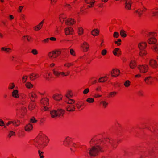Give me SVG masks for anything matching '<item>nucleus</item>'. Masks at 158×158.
<instances>
[{"label": "nucleus", "instance_id": "nucleus-26", "mask_svg": "<svg viewBox=\"0 0 158 158\" xmlns=\"http://www.w3.org/2000/svg\"><path fill=\"white\" fill-rule=\"evenodd\" d=\"M33 129V126L31 123H28L24 127L25 130L27 132H30Z\"/></svg>", "mask_w": 158, "mask_h": 158}, {"label": "nucleus", "instance_id": "nucleus-5", "mask_svg": "<svg viewBox=\"0 0 158 158\" xmlns=\"http://www.w3.org/2000/svg\"><path fill=\"white\" fill-rule=\"evenodd\" d=\"M147 46V44L146 42H142L139 43L138 47L140 50L139 55L141 56H144L147 54L145 49Z\"/></svg>", "mask_w": 158, "mask_h": 158}, {"label": "nucleus", "instance_id": "nucleus-32", "mask_svg": "<svg viewBox=\"0 0 158 158\" xmlns=\"http://www.w3.org/2000/svg\"><path fill=\"white\" fill-rule=\"evenodd\" d=\"M19 91L17 90H14L12 91L11 94L12 96L15 98H18L19 97Z\"/></svg>", "mask_w": 158, "mask_h": 158}, {"label": "nucleus", "instance_id": "nucleus-27", "mask_svg": "<svg viewBox=\"0 0 158 158\" xmlns=\"http://www.w3.org/2000/svg\"><path fill=\"white\" fill-rule=\"evenodd\" d=\"M28 96L31 102H34L35 99L37 98V96L36 94L33 92L29 93Z\"/></svg>", "mask_w": 158, "mask_h": 158}, {"label": "nucleus", "instance_id": "nucleus-42", "mask_svg": "<svg viewBox=\"0 0 158 158\" xmlns=\"http://www.w3.org/2000/svg\"><path fill=\"white\" fill-rule=\"evenodd\" d=\"M68 99V100H67L65 101V102L67 103L68 104H73L75 103V100H74L73 99H69V98Z\"/></svg>", "mask_w": 158, "mask_h": 158}, {"label": "nucleus", "instance_id": "nucleus-8", "mask_svg": "<svg viewBox=\"0 0 158 158\" xmlns=\"http://www.w3.org/2000/svg\"><path fill=\"white\" fill-rule=\"evenodd\" d=\"M138 69L140 72L145 73L148 71V67L147 65H139L138 67Z\"/></svg>", "mask_w": 158, "mask_h": 158}, {"label": "nucleus", "instance_id": "nucleus-28", "mask_svg": "<svg viewBox=\"0 0 158 158\" xmlns=\"http://www.w3.org/2000/svg\"><path fill=\"white\" fill-rule=\"evenodd\" d=\"M73 95V93L72 90H68L66 91L65 96L67 98H71Z\"/></svg>", "mask_w": 158, "mask_h": 158}, {"label": "nucleus", "instance_id": "nucleus-61", "mask_svg": "<svg viewBox=\"0 0 158 158\" xmlns=\"http://www.w3.org/2000/svg\"><path fill=\"white\" fill-rule=\"evenodd\" d=\"M89 91V89L88 88L85 89L83 91V94H88Z\"/></svg>", "mask_w": 158, "mask_h": 158}, {"label": "nucleus", "instance_id": "nucleus-19", "mask_svg": "<svg viewBox=\"0 0 158 158\" xmlns=\"http://www.w3.org/2000/svg\"><path fill=\"white\" fill-rule=\"evenodd\" d=\"M29 77L31 80H34L39 78L40 75L37 73H32L29 75Z\"/></svg>", "mask_w": 158, "mask_h": 158}, {"label": "nucleus", "instance_id": "nucleus-10", "mask_svg": "<svg viewBox=\"0 0 158 158\" xmlns=\"http://www.w3.org/2000/svg\"><path fill=\"white\" fill-rule=\"evenodd\" d=\"M72 142V139L69 137H67L63 141V144L65 146H69Z\"/></svg>", "mask_w": 158, "mask_h": 158}, {"label": "nucleus", "instance_id": "nucleus-13", "mask_svg": "<svg viewBox=\"0 0 158 158\" xmlns=\"http://www.w3.org/2000/svg\"><path fill=\"white\" fill-rule=\"evenodd\" d=\"M150 12L152 17H158V7H155L151 9Z\"/></svg>", "mask_w": 158, "mask_h": 158}, {"label": "nucleus", "instance_id": "nucleus-24", "mask_svg": "<svg viewBox=\"0 0 158 158\" xmlns=\"http://www.w3.org/2000/svg\"><path fill=\"white\" fill-rule=\"evenodd\" d=\"M65 33L66 35H71L73 32V30L71 27H68L65 28L64 29Z\"/></svg>", "mask_w": 158, "mask_h": 158}, {"label": "nucleus", "instance_id": "nucleus-56", "mask_svg": "<svg viewBox=\"0 0 158 158\" xmlns=\"http://www.w3.org/2000/svg\"><path fill=\"white\" fill-rule=\"evenodd\" d=\"M27 75L24 76L22 78V82L23 83L26 82L27 79Z\"/></svg>", "mask_w": 158, "mask_h": 158}, {"label": "nucleus", "instance_id": "nucleus-57", "mask_svg": "<svg viewBox=\"0 0 158 158\" xmlns=\"http://www.w3.org/2000/svg\"><path fill=\"white\" fill-rule=\"evenodd\" d=\"M30 122L31 123H36L37 122V120L35 119L34 117H32L30 119Z\"/></svg>", "mask_w": 158, "mask_h": 158}, {"label": "nucleus", "instance_id": "nucleus-20", "mask_svg": "<svg viewBox=\"0 0 158 158\" xmlns=\"http://www.w3.org/2000/svg\"><path fill=\"white\" fill-rule=\"evenodd\" d=\"M85 2L89 4L87 5V7L89 8L93 7L94 5L95 1L94 0H84Z\"/></svg>", "mask_w": 158, "mask_h": 158}, {"label": "nucleus", "instance_id": "nucleus-3", "mask_svg": "<svg viewBox=\"0 0 158 158\" xmlns=\"http://www.w3.org/2000/svg\"><path fill=\"white\" fill-rule=\"evenodd\" d=\"M61 52L62 49H55L48 53V57L51 60L55 59L61 55Z\"/></svg>", "mask_w": 158, "mask_h": 158}, {"label": "nucleus", "instance_id": "nucleus-2", "mask_svg": "<svg viewBox=\"0 0 158 158\" xmlns=\"http://www.w3.org/2000/svg\"><path fill=\"white\" fill-rule=\"evenodd\" d=\"M48 142L46 135L40 132L35 139V145L39 148L43 149L47 145Z\"/></svg>", "mask_w": 158, "mask_h": 158}, {"label": "nucleus", "instance_id": "nucleus-46", "mask_svg": "<svg viewBox=\"0 0 158 158\" xmlns=\"http://www.w3.org/2000/svg\"><path fill=\"white\" fill-rule=\"evenodd\" d=\"M120 35L122 37H125L127 36V35L125 33V31L123 30H122L120 32Z\"/></svg>", "mask_w": 158, "mask_h": 158}, {"label": "nucleus", "instance_id": "nucleus-18", "mask_svg": "<svg viewBox=\"0 0 158 158\" xmlns=\"http://www.w3.org/2000/svg\"><path fill=\"white\" fill-rule=\"evenodd\" d=\"M59 18L61 22L62 23V26H63L65 21L67 19L66 15L64 14H61L59 16Z\"/></svg>", "mask_w": 158, "mask_h": 158}, {"label": "nucleus", "instance_id": "nucleus-6", "mask_svg": "<svg viewBox=\"0 0 158 158\" xmlns=\"http://www.w3.org/2000/svg\"><path fill=\"white\" fill-rule=\"evenodd\" d=\"M65 111L62 109L58 110H54L50 112V114L52 118H55L58 116L62 115L64 114Z\"/></svg>", "mask_w": 158, "mask_h": 158}, {"label": "nucleus", "instance_id": "nucleus-33", "mask_svg": "<svg viewBox=\"0 0 158 158\" xmlns=\"http://www.w3.org/2000/svg\"><path fill=\"white\" fill-rule=\"evenodd\" d=\"M79 147V144L78 143H73L72 144V148H70V149L72 152H74L76 150L75 148H78Z\"/></svg>", "mask_w": 158, "mask_h": 158}, {"label": "nucleus", "instance_id": "nucleus-31", "mask_svg": "<svg viewBox=\"0 0 158 158\" xmlns=\"http://www.w3.org/2000/svg\"><path fill=\"white\" fill-rule=\"evenodd\" d=\"M27 111V110L25 107L24 106L22 107L20 112L21 118L23 117V116L26 114Z\"/></svg>", "mask_w": 158, "mask_h": 158}, {"label": "nucleus", "instance_id": "nucleus-1", "mask_svg": "<svg viewBox=\"0 0 158 158\" xmlns=\"http://www.w3.org/2000/svg\"><path fill=\"white\" fill-rule=\"evenodd\" d=\"M90 144L95 145L88 150V153L90 156H98L100 151H102L103 148L114 149L117 146L116 141L112 138H106L99 139L97 137L93 138L90 142Z\"/></svg>", "mask_w": 158, "mask_h": 158}, {"label": "nucleus", "instance_id": "nucleus-23", "mask_svg": "<svg viewBox=\"0 0 158 158\" xmlns=\"http://www.w3.org/2000/svg\"><path fill=\"white\" fill-rule=\"evenodd\" d=\"M130 68L132 69H135L137 66L136 61L134 60H131L129 64Z\"/></svg>", "mask_w": 158, "mask_h": 158}, {"label": "nucleus", "instance_id": "nucleus-34", "mask_svg": "<svg viewBox=\"0 0 158 158\" xmlns=\"http://www.w3.org/2000/svg\"><path fill=\"white\" fill-rule=\"evenodd\" d=\"M120 49L118 48H116L113 51V54L116 56H119L121 52Z\"/></svg>", "mask_w": 158, "mask_h": 158}, {"label": "nucleus", "instance_id": "nucleus-60", "mask_svg": "<svg viewBox=\"0 0 158 158\" xmlns=\"http://www.w3.org/2000/svg\"><path fill=\"white\" fill-rule=\"evenodd\" d=\"M153 48L155 52L158 53V44L155 45L153 46Z\"/></svg>", "mask_w": 158, "mask_h": 158}, {"label": "nucleus", "instance_id": "nucleus-25", "mask_svg": "<svg viewBox=\"0 0 158 158\" xmlns=\"http://www.w3.org/2000/svg\"><path fill=\"white\" fill-rule=\"evenodd\" d=\"M53 73L54 75L56 77H59L62 76V72L59 71L58 69L54 68L52 69Z\"/></svg>", "mask_w": 158, "mask_h": 158}, {"label": "nucleus", "instance_id": "nucleus-35", "mask_svg": "<svg viewBox=\"0 0 158 158\" xmlns=\"http://www.w3.org/2000/svg\"><path fill=\"white\" fill-rule=\"evenodd\" d=\"M1 51L2 52L5 51L6 53L9 54L11 52L12 50L10 48L3 47L1 48Z\"/></svg>", "mask_w": 158, "mask_h": 158}, {"label": "nucleus", "instance_id": "nucleus-16", "mask_svg": "<svg viewBox=\"0 0 158 158\" xmlns=\"http://www.w3.org/2000/svg\"><path fill=\"white\" fill-rule=\"evenodd\" d=\"M149 64V65L153 68H156L158 66V64L156 60L153 59L150 60Z\"/></svg>", "mask_w": 158, "mask_h": 158}, {"label": "nucleus", "instance_id": "nucleus-38", "mask_svg": "<svg viewBox=\"0 0 158 158\" xmlns=\"http://www.w3.org/2000/svg\"><path fill=\"white\" fill-rule=\"evenodd\" d=\"M135 13H137L138 15V16L139 17H141L143 12L141 9H139L136 10L135 12Z\"/></svg>", "mask_w": 158, "mask_h": 158}, {"label": "nucleus", "instance_id": "nucleus-39", "mask_svg": "<svg viewBox=\"0 0 158 158\" xmlns=\"http://www.w3.org/2000/svg\"><path fill=\"white\" fill-rule=\"evenodd\" d=\"M25 86L28 89H31L34 87V85L29 82H27L26 83Z\"/></svg>", "mask_w": 158, "mask_h": 158}, {"label": "nucleus", "instance_id": "nucleus-40", "mask_svg": "<svg viewBox=\"0 0 158 158\" xmlns=\"http://www.w3.org/2000/svg\"><path fill=\"white\" fill-rule=\"evenodd\" d=\"M108 103L105 101H102L100 102V105L102 106L103 108H106L108 105Z\"/></svg>", "mask_w": 158, "mask_h": 158}, {"label": "nucleus", "instance_id": "nucleus-15", "mask_svg": "<svg viewBox=\"0 0 158 158\" xmlns=\"http://www.w3.org/2000/svg\"><path fill=\"white\" fill-rule=\"evenodd\" d=\"M76 107L75 105L72 104H68L66 106V109L67 111L72 112L75 110Z\"/></svg>", "mask_w": 158, "mask_h": 158}, {"label": "nucleus", "instance_id": "nucleus-36", "mask_svg": "<svg viewBox=\"0 0 158 158\" xmlns=\"http://www.w3.org/2000/svg\"><path fill=\"white\" fill-rule=\"evenodd\" d=\"M35 104L34 102H30L29 106L28 109L30 110H33L35 108Z\"/></svg>", "mask_w": 158, "mask_h": 158}, {"label": "nucleus", "instance_id": "nucleus-58", "mask_svg": "<svg viewBox=\"0 0 158 158\" xmlns=\"http://www.w3.org/2000/svg\"><path fill=\"white\" fill-rule=\"evenodd\" d=\"M121 40L120 39H118L117 41H115L114 43L115 44H117L118 46H119L121 44Z\"/></svg>", "mask_w": 158, "mask_h": 158}, {"label": "nucleus", "instance_id": "nucleus-22", "mask_svg": "<svg viewBox=\"0 0 158 158\" xmlns=\"http://www.w3.org/2000/svg\"><path fill=\"white\" fill-rule=\"evenodd\" d=\"M84 103L83 102H78L76 104L77 109L79 110H82L83 108V107L84 106Z\"/></svg>", "mask_w": 158, "mask_h": 158}, {"label": "nucleus", "instance_id": "nucleus-63", "mask_svg": "<svg viewBox=\"0 0 158 158\" xmlns=\"http://www.w3.org/2000/svg\"><path fill=\"white\" fill-rule=\"evenodd\" d=\"M107 52V51L106 49H103L101 52V54L103 56L105 55Z\"/></svg>", "mask_w": 158, "mask_h": 158}, {"label": "nucleus", "instance_id": "nucleus-11", "mask_svg": "<svg viewBox=\"0 0 158 158\" xmlns=\"http://www.w3.org/2000/svg\"><path fill=\"white\" fill-rule=\"evenodd\" d=\"M76 21L73 19L72 18H68L64 23V24H65L67 26H71L75 24Z\"/></svg>", "mask_w": 158, "mask_h": 158}, {"label": "nucleus", "instance_id": "nucleus-7", "mask_svg": "<svg viewBox=\"0 0 158 158\" xmlns=\"http://www.w3.org/2000/svg\"><path fill=\"white\" fill-rule=\"evenodd\" d=\"M40 103L42 105L44 106V110H47L48 108L47 107L49 104V99L47 98H44L40 101Z\"/></svg>", "mask_w": 158, "mask_h": 158}, {"label": "nucleus", "instance_id": "nucleus-47", "mask_svg": "<svg viewBox=\"0 0 158 158\" xmlns=\"http://www.w3.org/2000/svg\"><path fill=\"white\" fill-rule=\"evenodd\" d=\"M78 33L79 35H81L83 33V29L81 27H79L78 30Z\"/></svg>", "mask_w": 158, "mask_h": 158}, {"label": "nucleus", "instance_id": "nucleus-54", "mask_svg": "<svg viewBox=\"0 0 158 158\" xmlns=\"http://www.w3.org/2000/svg\"><path fill=\"white\" fill-rule=\"evenodd\" d=\"M70 53L71 55L73 56H76V53L74 50L73 49L71 48L70 50Z\"/></svg>", "mask_w": 158, "mask_h": 158}, {"label": "nucleus", "instance_id": "nucleus-49", "mask_svg": "<svg viewBox=\"0 0 158 158\" xmlns=\"http://www.w3.org/2000/svg\"><path fill=\"white\" fill-rule=\"evenodd\" d=\"M12 124L15 126H17L20 124L19 121L18 120L16 121H12Z\"/></svg>", "mask_w": 158, "mask_h": 158}, {"label": "nucleus", "instance_id": "nucleus-52", "mask_svg": "<svg viewBox=\"0 0 158 158\" xmlns=\"http://www.w3.org/2000/svg\"><path fill=\"white\" fill-rule=\"evenodd\" d=\"M38 152L39 154V156L40 158H44V152L41 151L40 150H38Z\"/></svg>", "mask_w": 158, "mask_h": 158}, {"label": "nucleus", "instance_id": "nucleus-62", "mask_svg": "<svg viewBox=\"0 0 158 158\" xmlns=\"http://www.w3.org/2000/svg\"><path fill=\"white\" fill-rule=\"evenodd\" d=\"M31 53L34 55H36L38 54V51L35 49H33L31 51Z\"/></svg>", "mask_w": 158, "mask_h": 158}, {"label": "nucleus", "instance_id": "nucleus-43", "mask_svg": "<svg viewBox=\"0 0 158 158\" xmlns=\"http://www.w3.org/2000/svg\"><path fill=\"white\" fill-rule=\"evenodd\" d=\"M15 87V85L13 83H10L8 86V89L9 90H12Z\"/></svg>", "mask_w": 158, "mask_h": 158}, {"label": "nucleus", "instance_id": "nucleus-41", "mask_svg": "<svg viewBox=\"0 0 158 158\" xmlns=\"http://www.w3.org/2000/svg\"><path fill=\"white\" fill-rule=\"evenodd\" d=\"M99 33V31L98 30H93L91 32V34L94 36H95L97 35Z\"/></svg>", "mask_w": 158, "mask_h": 158}, {"label": "nucleus", "instance_id": "nucleus-45", "mask_svg": "<svg viewBox=\"0 0 158 158\" xmlns=\"http://www.w3.org/2000/svg\"><path fill=\"white\" fill-rule=\"evenodd\" d=\"M131 82L129 80H127L124 83V85L126 87H129L131 85Z\"/></svg>", "mask_w": 158, "mask_h": 158}, {"label": "nucleus", "instance_id": "nucleus-37", "mask_svg": "<svg viewBox=\"0 0 158 158\" xmlns=\"http://www.w3.org/2000/svg\"><path fill=\"white\" fill-rule=\"evenodd\" d=\"M108 79V77L107 76L102 77L99 78L98 81L99 82H104L106 81Z\"/></svg>", "mask_w": 158, "mask_h": 158}, {"label": "nucleus", "instance_id": "nucleus-55", "mask_svg": "<svg viewBox=\"0 0 158 158\" xmlns=\"http://www.w3.org/2000/svg\"><path fill=\"white\" fill-rule=\"evenodd\" d=\"M23 37L26 38L28 42L30 41L32 39L31 37L30 36L28 35L25 36H23Z\"/></svg>", "mask_w": 158, "mask_h": 158}, {"label": "nucleus", "instance_id": "nucleus-44", "mask_svg": "<svg viewBox=\"0 0 158 158\" xmlns=\"http://www.w3.org/2000/svg\"><path fill=\"white\" fill-rule=\"evenodd\" d=\"M15 133L12 131H10L9 132L8 137L10 138L12 136H15Z\"/></svg>", "mask_w": 158, "mask_h": 158}, {"label": "nucleus", "instance_id": "nucleus-50", "mask_svg": "<svg viewBox=\"0 0 158 158\" xmlns=\"http://www.w3.org/2000/svg\"><path fill=\"white\" fill-rule=\"evenodd\" d=\"M94 101V99L92 98H89L86 99L87 102L89 103H93Z\"/></svg>", "mask_w": 158, "mask_h": 158}, {"label": "nucleus", "instance_id": "nucleus-30", "mask_svg": "<svg viewBox=\"0 0 158 158\" xmlns=\"http://www.w3.org/2000/svg\"><path fill=\"white\" fill-rule=\"evenodd\" d=\"M153 80V77L150 76L147 77L144 79V81L148 85L151 84Z\"/></svg>", "mask_w": 158, "mask_h": 158}, {"label": "nucleus", "instance_id": "nucleus-59", "mask_svg": "<svg viewBox=\"0 0 158 158\" xmlns=\"http://www.w3.org/2000/svg\"><path fill=\"white\" fill-rule=\"evenodd\" d=\"M113 37L115 38H118L119 36V33L117 32H115L114 33L113 35Z\"/></svg>", "mask_w": 158, "mask_h": 158}, {"label": "nucleus", "instance_id": "nucleus-48", "mask_svg": "<svg viewBox=\"0 0 158 158\" xmlns=\"http://www.w3.org/2000/svg\"><path fill=\"white\" fill-rule=\"evenodd\" d=\"M70 73V72L69 71H67L66 72H62V76L61 77H63L64 76H66L69 75Z\"/></svg>", "mask_w": 158, "mask_h": 158}, {"label": "nucleus", "instance_id": "nucleus-14", "mask_svg": "<svg viewBox=\"0 0 158 158\" xmlns=\"http://www.w3.org/2000/svg\"><path fill=\"white\" fill-rule=\"evenodd\" d=\"M110 73L112 77H116L119 75L120 71L118 69H113L111 71Z\"/></svg>", "mask_w": 158, "mask_h": 158}, {"label": "nucleus", "instance_id": "nucleus-12", "mask_svg": "<svg viewBox=\"0 0 158 158\" xmlns=\"http://www.w3.org/2000/svg\"><path fill=\"white\" fill-rule=\"evenodd\" d=\"M52 74L50 72H46L43 75V77L47 81H50L52 78Z\"/></svg>", "mask_w": 158, "mask_h": 158}, {"label": "nucleus", "instance_id": "nucleus-51", "mask_svg": "<svg viewBox=\"0 0 158 158\" xmlns=\"http://www.w3.org/2000/svg\"><path fill=\"white\" fill-rule=\"evenodd\" d=\"M116 92H111L108 95V97L109 98L113 97L116 95Z\"/></svg>", "mask_w": 158, "mask_h": 158}, {"label": "nucleus", "instance_id": "nucleus-17", "mask_svg": "<svg viewBox=\"0 0 158 158\" xmlns=\"http://www.w3.org/2000/svg\"><path fill=\"white\" fill-rule=\"evenodd\" d=\"M132 3L131 0H126L125 8L127 10H131Z\"/></svg>", "mask_w": 158, "mask_h": 158}, {"label": "nucleus", "instance_id": "nucleus-21", "mask_svg": "<svg viewBox=\"0 0 158 158\" xmlns=\"http://www.w3.org/2000/svg\"><path fill=\"white\" fill-rule=\"evenodd\" d=\"M44 19H43L37 25L34 27L33 28L34 30L37 31L40 30L42 28L44 23Z\"/></svg>", "mask_w": 158, "mask_h": 158}, {"label": "nucleus", "instance_id": "nucleus-53", "mask_svg": "<svg viewBox=\"0 0 158 158\" xmlns=\"http://www.w3.org/2000/svg\"><path fill=\"white\" fill-rule=\"evenodd\" d=\"M73 63H66L64 64V66L67 68H69L71 66H73Z\"/></svg>", "mask_w": 158, "mask_h": 158}, {"label": "nucleus", "instance_id": "nucleus-29", "mask_svg": "<svg viewBox=\"0 0 158 158\" xmlns=\"http://www.w3.org/2000/svg\"><path fill=\"white\" fill-rule=\"evenodd\" d=\"M53 98L56 101H60L62 100V96L61 94H56L53 95Z\"/></svg>", "mask_w": 158, "mask_h": 158}, {"label": "nucleus", "instance_id": "nucleus-9", "mask_svg": "<svg viewBox=\"0 0 158 158\" xmlns=\"http://www.w3.org/2000/svg\"><path fill=\"white\" fill-rule=\"evenodd\" d=\"M81 46L83 51L85 52H87L89 50V44L85 41L81 44Z\"/></svg>", "mask_w": 158, "mask_h": 158}, {"label": "nucleus", "instance_id": "nucleus-4", "mask_svg": "<svg viewBox=\"0 0 158 158\" xmlns=\"http://www.w3.org/2000/svg\"><path fill=\"white\" fill-rule=\"evenodd\" d=\"M147 35V37L148 38L147 40V42L148 44H154L156 43L157 40L155 37L157 35L156 33L154 32H148Z\"/></svg>", "mask_w": 158, "mask_h": 158}, {"label": "nucleus", "instance_id": "nucleus-64", "mask_svg": "<svg viewBox=\"0 0 158 158\" xmlns=\"http://www.w3.org/2000/svg\"><path fill=\"white\" fill-rule=\"evenodd\" d=\"M24 7L23 6H20L19 7L17 11L19 13H21L22 12V10Z\"/></svg>", "mask_w": 158, "mask_h": 158}]
</instances>
